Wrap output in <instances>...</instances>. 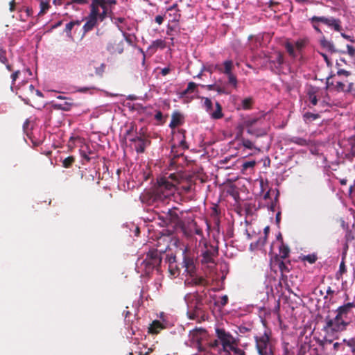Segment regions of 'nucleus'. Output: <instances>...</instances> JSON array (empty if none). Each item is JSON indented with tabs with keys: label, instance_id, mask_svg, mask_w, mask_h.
<instances>
[{
	"label": "nucleus",
	"instance_id": "obj_1",
	"mask_svg": "<svg viewBox=\"0 0 355 355\" xmlns=\"http://www.w3.org/2000/svg\"><path fill=\"white\" fill-rule=\"evenodd\" d=\"M178 183V175L175 173L158 178L153 190V201L165 203L168 198L174 193L175 186Z\"/></svg>",
	"mask_w": 355,
	"mask_h": 355
},
{
	"label": "nucleus",
	"instance_id": "obj_2",
	"mask_svg": "<svg viewBox=\"0 0 355 355\" xmlns=\"http://www.w3.org/2000/svg\"><path fill=\"white\" fill-rule=\"evenodd\" d=\"M186 301L187 304V315L190 320H196L200 322L208 319L202 295L198 293L189 294L187 296Z\"/></svg>",
	"mask_w": 355,
	"mask_h": 355
},
{
	"label": "nucleus",
	"instance_id": "obj_3",
	"mask_svg": "<svg viewBox=\"0 0 355 355\" xmlns=\"http://www.w3.org/2000/svg\"><path fill=\"white\" fill-rule=\"evenodd\" d=\"M162 254L163 252L157 249L149 250L146 253L145 259L141 261L138 260L137 266L139 270L146 275H149L154 270L159 271Z\"/></svg>",
	"mask_w": 355,
	"mask_h": 355
},
{
	"label": "nucleus",
	"instance_id": "obj_4",
	"mask_svg": "<svg viewBox=\"0 0 355 355\" xmlns=\"http://www.w3.org/2000/svg\"><path fill=\"white\" fill-rule=\"evenodd\" d=\"M99 6L94 1L89 6V13L86 17V22L83 26L84 33L92 31L94 27L97 26L98 21H103L107 17L109 11L99 10Z\"/></svg>",
	"mask_w": 355,
	"mask_h": 355
},
{
	"label": "nucleus",
	"instance_id": "obj_5",
	"mask_svg": "<svg viewBox=\"0 0 355 355\" xmlns=\"http://www.w3.org/2000/svg\"><path fill=\"white\" fill-rule=\"evenodd\" d=\"M270 336V331H265L262 335L254 336L255 347L259 355H274Z\"/></svg>",
	"mask_w": 355,
	"mask_h": 355
},
{
	"label": "nucleus",
	"instance_id": "obj_6",
	"mask_svg": "<svg viewBox=\"0 0 355 355\" xmlns=\"http://www.w3.org/2000/svg\"><path fill=\"white\" fill-rule=\"evenodd\" d=\"M349 324L350 321H345L336 313L334 318H331L329 315L325 318V325L323 330L325 331H331L334 333L342 332L347 329Z\"/></svg>",
	"mask_w": 355,
	"mask_h": 355
},
{
	"label": "nucleus",
	"instance_id": "obj_7",
	"mask_svg": "<svg viewBox=\"0 0 355 355\" xmlns=\"http://www.w3.org/2000/svg\"><path fill=\"white\" fill-rule=\"evenodd\" d=\"M201 243L203 244V247L200 250L201 263L202 264L214 263V259L218 254V248L211 245L204 239L200 241Z\"/></svg>",
	"mask_w": 355,
	"mask_h": 355
},
{
	"label": "nucleus",
	"instance_id": "obj_8",
	"mask_svg": "<svg viewBox=\"0 0 355 355\" xmlns=\"http://www.w3.org/2000/svg\"><path fill=\"white\" fill-rule=\"evenodd\" d=\"M216 335L225 352H227L232 345H238L239 343V340L234 338L230 332L226 331L223 328H216Z\"/></svg>",
	"mask_w": 355,
	"mask_h": 355
},
{
	"label": "nucleus",
	"instance_id": "obj_9",
	"mask_svg": "<svg viewBox=\"0 0 355 355\" xmlns=\"http://www.w3.org/2000/svg\"><path fill=\"white\" fill-rule=\"evenodd\" d=\"M234 68V62L232 60H226L220 64V73H223L227 76V83L234 88L237 87L238 80L236 76L232 73Z\"/></svg>",
	"mask_w": 355,
	"mask_h": 355
},
{
	"label": "nucleus",
	"instance_id": "obj_10",
	"mask_svg": "<svg viewBox=\"0 0 355 355\" xmlns=\"http://www.w3.org/2000/svg\"><path fill=\"white\" fill-rule=\"evenodd\" d=\"M158 218L161 220L162 226H167L171 223H176L179 220V216L176 209L165 208L162 213H157Z\"/></svg>",
	"mask_w": 355,
	"mask_h": 355
},
{
	"label": "nucleus",
	"instance_id": "obj_11",
	"mask_svg": "<svg viewBox=\"0 0 355 355\" xmlns=\"http://www.w3.org/2000/svg\"><path fill=\"white\" fill-rule=\"evenodd\" d=\"M309 21H318L319 23H322L328 27L333 28L336 31L340 32L342 30L340 19H336L333 17L313 16L309 19Z\"/></svg>",
	"mask_w": 355,
	"mask_h": 355
},
{
	"label": "nucleus",
	"instance_id": "obj_12",
	"mask_svg": "<svg viewBox=\"0 0 355 355\" xmlns=\"http://www.w3.org/2000/svg\"><path fill=\"white\" fill-rule=\"evenodd\" d=\"M355 309V304L353 302H348L342 306H340L336 310V312L338 313L339 316H341L345 321L352 320V318H354V313L352 309Z\"/></svg>",
	"mask_w": 355,
	"mask_h": 355
},
{
	"label": "nucleus",
	"instance_id": "obj_13",
	"mask_svg": "<svg viewBox=\"0 0 355 355\" xmlns=\"http://www.w3.org/2000/svg\"><path fill=\"white\" fill-rule=\"evenodd\" d=\"M272 266L277 265L278 268L281 272L282 279L285 281L287 279V273L291 271V262L288 261L287 263L284 262L283 260L279 259V257H275L271 263Z\"/></svg>",
	"mask_w": 355,
	"mask_h": 355
},
{
	"label": "nucleus",
	"instance_id": "obj_14",
	"mask_svg": "<svg viewBox=\"0 0 355 355\" xmlns=\"http://www.w3.org/2000/svg\"><path fill=\"white\" fill-rule=\"evenodd\" d=\"M183 267L185 268V271L190 274L191 276L196 272V265L194 259L187 255H184L183 258Z\"/></svg>",
	"mask_w": 355,
	"mask_h": 355
},
{
	"label": "nucleus",
	"instance_id": "obj_15",
	"mask_svg": "<svg viewBox=\"0 0 355 355\" xmlns=\"http://www.w3.org/2000/svg\"><path fill=\"white\" fill-rule=\"evenodd\" d=\"M106 49L111 54H121L123 52V41L119 42H116V41L109 42Z\"/></svg>",
	"mask_w": 355,
	"mask_h": 355
},
{
	"label": "nucleus",
	"instance_id": "obj_16",
	"mask_svg": "<svg viewBox=\"0 0 355 355\" xmlns=\"http://www.w3.org/2000/svg\"><path fill=\"white\" fill-rule=\"evenodd\" d=\"M207 331L203 328H195L190 331V337L194 341L199 342L206 336Z\"/></svg>",
	"mask_w": 355,
	"mask_h": 355
},
{
	"label": "nucleus",
	"instance_id": "obj_17",
	"mask_svg": "<svg viewBox=\"0 0 355 355\" xmlns=\"http://www.w3.org/2000/svg\"><path fill=\"white\" fill-rule=\"evenodd\" d=\"M270 62L272 63L275 66V67H281L284 62L283 53L279 51L276 52L273 56L270 57Z\"/></svg>",
	"mask_w": 355,
	"mask_h": 355
},
{
	"label": "nucleus",
	"instance_id": "obj_18",
	"mask_svg": "<svg viewBox=\"0 0 355 355\" xmlns=\"http://www.w3.org/2000/svg\"><path fill=\"white\" fill-rule=\"evenodd\" d=\"M163 329H164V326L160 321L154 320L148 327V333L151 334H157Z\"/></svg>",
	"mask_w": 355,
	"mask_h": 355
},
{
	"label": "nucleus",
	"instance_id": "obj_19",
	"mask_svg": "<svg viewBox=\"0 0 355 355\" xmlns=\"http://www.w3.org/2000/svg\"><path fill=\"white\" fill-rule=\"evenodd\" d=\"M320 45L331 53H336L338 51L336 49L334 43L331 41L327 40L325 37L321 39Z\"/></svg>",
	"mask_w": 355,
	"mask_h": 355
},
{
	"label": "nucleus",
	"instance_id": "obj_20",
	"mask_svg": "<svg viewBox=\"0 0 355 355\" xmlns=\"http://www.w3.org/2000/svg\"><path fill=\"white\" fill-rule=\"evenodd\" d=\"M0 62L6 65V69L9 71H13L12 65L8 63V60L6 57V51L2 49H0Z\"/></svg>",
	"mask_w": 355,
	"mask_h": 355
},
{
	"label": "nucleus",
	"instance_id": "obj_21",
	"mask_svg": "<svg viewBox=\"0 0 355 355\" xmlns=\"http://www.w3.org/2000/svg\"><path fill=\"white\" fill-rule=\"evenodd\" d=\"M268 232H269V227L267 226L264 228L265 236L263 237H260L259 239V240L254 244L252 243L250 245V247H252L253 245H254L256 248L264 246L266 243L267 236H268Z\"/></svg>",
	"mask_w": 355,
	"mask_h": 355
},
{
	"label": "nucleus",
	"instance_id": "obj_22",
	"mask_svg": "<svg viewBox=\"0 0 355 355\" xmlns=\"http://www.w3.org/2000/svg\"><path fill=\"white\" fill-rule=\"evenodd\" d=\"M181 124V115L175 112L172 114L171 121L169 124L171 128H175Z\"/></svg>",
	"mask_w": 355,
	"mask_h": 355
},
{
	"label": "nucleus",
	"instance_id": "obj_23",
	"mask_svg": "<svg viewBox=\"0 0 355 355\" xmlns=\"http://www.w3.org/2000/svg\"><path fill=\"white\" fill-rule=\"evenodd\" d=\"M215 105L216 110L214 112H210V114L214 119H221L223 116V114L222 112V106L218 102H216Z\"/></svg>",
	"mask_w": 355,
	"mask_h": 355
},
{
	"label": "nucleus",
	"instance_id": "obj_24",
	"mask_svg": "<svg viewBox=\"0 0 355 355\" xmlns=\"http://www.w3.org/2000/svg\"><path fill=\"white\" fill-rule=\"evenodd\" d=\"M146 140L141 137L135 144V148L137 153H143L145 151Z\"/></svg>",
	"mask_w": 355,
	"mask_h": 355
},
{
	"label": "nucleus",
	"instance_id": "obj_25",
	"mask_svg": "<svg viewBox=\"0 0 355 355\" xmlns=\"http://www.w3.org/2000/svg\"><path fill=\"white\" fill-rule=\"evenodd\" d=\"M90 153L91 151L89 150V148L87 145H83L80 148V156L87 162H89L91 159V158L89 157V154Z\"/></svg>",
	"mask_w": 355,
	"mask_h": 355
},
{
	"label": "nucleus",
	"instance_id": "obj_26",
	"mask_svg": "<svg viewBox=\"0 0 355 355\" xmlns=\"http://www.w3.org/2000/svg\"><path fill=\"white\" fill-rule=\"evenodd\" d=\"M40 10L37 14V16H42L46 12V11L50 8V4L49 1H40Z\"/></svg>",
	"mask_w": 355,
	"mask_h": 355
},
{
	"label": "nucleus",
	"instance_id": "obj_27",
	"mask_svg": "<svg viewBox=\"0 0 355 355\" xmlns=\"http://www.w3.org/2000/svg\"><path fill=\"white\" fill-rule=\"evenodd\" d=\"M254 103V100L252 97H248L241 101V105L243 110H250Z\"/></svg>",
	"mask_w": 355,
	"mask_h": 355
},
{
	"label": "nucleus",
	"instance_id": "obj_28",
	"mask_svg": "<svg viewBox=\"0 0 355 355\" xmlns=\"http://www.w3.org/2000/svg\"><path fill=\"white\" fill-rule=\"evenodd\" d=\"M343 343H345L351 349V352L355 355V336L349 339L344 338Z\"/></svg>",
	"mask_w": 355,
	"mask_h": 355
},
{
	"label": "nucleus",
	"instance_id": "obj_29",
	"mask_svg": "<svg viewBox=\"0 0 355 355\" xmlns=\"http://www.w3.org/2000/svg\"><path fill=\"white\" fill-rule=\"evenodd\" d=\"M289 252H290L289 248L287 245L282 244L279 247L280 257H279V258L281 259L282 260L287 258L288 257Z\"/></svg>",
	"mask_w": 355,
	"mask_h": 355
},
{
	"label": "nucleus",
	"instance_id": "obj_30",
	"mask_svg": "<svg viewBox=\"0 0 355 355\" xmlns=\"http://www.w3.org/2000/svg\"><path fill=\"white\" fill-rule=\"evenodd\" d=\"M307 39H300L296 41L294 46L297 51L300 52L307 45Z\"/></svg>",
	"mask_w": 355,
	"mask_h": 355
},
{
	"label": "nucleus",
	"instance_id": "obj_31",
	"mask_svg": "<svg viewBox=\"0 0 355 355\" xmlns=\"http://www.w3.org/2000/svg\"><path fill=\"white\" fill-rule=\"evenodd\" d=\"M75 157L73 156H68L64 158L62 162V166L66 168H71L75 162Z\"/></svg>",
	"mask_w": 355,
	"mask_h": 355
},
{
	"label": "nucleus",
	"instance_id": "obj_32",
	"mask_svg": "<svg viewBox=\"0 0 355 355\" xmlns=\"http://www.w3.org/2000/svg\"><path fill=\"white\" fill-rule=\"evenodd\" d=\"M290 141L301 146H306L308 145V141L305 139L298 137H293L291 138Z\"/></svg>",
	"mask_w": 355,
	"mask_h": 355
},
{
	"label": "nucleus",
	"instance_id": "obj_33",
	"mask_svg": "<svg viewBox=\"0 0 355 355\" xmlns=\"http://www.w3.org/2000/svg\"><path fill=\"white\" fill-rule=\"evenodd\" d=\"M241 143L245 148H246L248 149H256V150H258L259 151H260V149L256 148L254 146V144L248 139L241 137Z\"/></svg>",
	"mask_w": 355,
	"mask_h": 355
},
{
	"label": "nucleus",
	"instance_id": "obj_34",
	"mask_svg": "<svg viewBox=\"0 0 355 355\" xmlns=\"http://www.w3.org/2000/svg\"><path fill=\"white\" fill-rule=\"evenodd\" d=\"M166 47V42L164 40L158 39L153 42L152 44L150 46V49H157L160 48L162 49Z\"/></svg>",
	"mask_w": 355,
	"mask_h": 355
},
{
	"label": "nucleus",
	"instance_id": "obj_35",
	"mask_svg": "<svg viewBox=\"0 0 355 355\" xmlns=\"http://www.w3.org/2000/svg\"><path fill=\"white\" fill-rule=\"evenodd\" d=\"M81 21L79 20L76 21H71L69 23L67 24L65 26L64 31L66 33L69 35L71 34V31L72 28L76 26H79L80 24Z\"/></svg>",
	"mask_w": 355,
	"mask_h": 355
},
{
	"label": "nucleus",
	"instance_id": "obj_36",
	"mask_svg": "<svg viewBox=\"0 0 355 355\" xmlns=\"http://www.w3.org/2000/svg\"><path fill=\"white\" fill-rule=\"evenodd\" d=\"M285 48L290 56H291L293 58L297 57V54L295 51V46L291 42H286Z\"/></svg>",
	"mask_w": 355,
	"mask_h": 355
},
{
	"label": "nucleus",
	"instance_id": "obj_37",
	"mask_svg": "<svg viewBox=\"0 0 355 355\" xmlns=\"http://www.w3.org/2000/svg\"><path fill=\"white\" fill-rule=\"evenodd\" d=\"M230 352H233L236 355H246V353L243 349L238 347V345H232L227 352L230 353Z\"/></svg>",
	"mask_w": 355,
	"mask_h": 355
},
{
	"label": "nucleus",
	"instance_id": "obj_38",
	"mask_svg": "<svg viewBox=\"0 0 355 355\" xmlns=\"http://www.w3.org/2000/svg\"><path fill=\"white\" fill-rule=\"evenodd\" d=\"M205 70L210 73H213L214 71H218V73H220V64L208 65L205 68Z\"/></svg>",
	"mask_w": 355,
	"mask_h": 355
},
{
	"label": "nucleus",
	"instance_id": "obj_39",
	"mask_svg": "<svg viewBox=\"0 0 355 355\" xmlns=\"http://www.w3.org/2000/svg\"><path fill=\"white\" fill-rule=\"evenodd\" d=\"M317 259H318V257L315 254L305 255L302 257V261H307L311 264L314 263L317 261Z\"/></svg>",
	"mask_w": 355,
	"mask_h": 355
},
{
	"label": "nucleus",
	"instance_id": "obj_40",
	"mask_svg": "<svg viewBox=\"0 0 355 355\" xmlns=\"http://www.w3.org/2000/svg\"><path fill=\"white\" fill-rule=\"evenodd\" d=\"M98 6H102L103 4L107 6L115 5L116 3V0H92Z\"/></svg>",
	"mask_w": 355,
	"mask_h": 355
},
{
	"label": "nucleus",
	"instance_id": "obj_41",
	"mask_svg": "<svg viewBox=\"0 0 355 355\" xmlns=\"http://www.w3.org/2000/svg\"><path fill=\"white\" fill-rule=\"evenodd\" d=\"M197 85L193 82H189L187 89L182 92L184 95H186L187 94H190L194 92L195 89L196 88Z\"/></svg>",
	"mask_w": 355,
	"mask_h": 355
},
{
	"label": "nucleus",
	"instance_id": "obj_42",
	"mask_svg": "<svg viewBox=\"0 0 355 355\" xmlns=\"http://www.w3.org/2000/svg\"><path fill=\"white\" fill-rule=\"evenodd\" d=\"M303 117L305 121H313L319 117L318 114H313L311 112H306Z\"/></svg>",
	"mask_w": 355,
	"mask_h": 355
},
{
	"label": "nucleus",
	"instance_id": "obj_43",
	"mask_svg": "<svg viewBox=\"0 0 355 355\" xmlns=\"http://www.w3.org/2000/svg\"><path fill=\"white\" fill-rule=\"evenodd\" d=\"M257 121V118L246 119L243 123V125L246 128H252Z\"/></svg>",
	"mask_w": 355,
	"mask_h": 355
},
{
	"label": "nucleus",
	"instance_id": "obj_44",
	"mask_svg": "<svg viewBox=\"0 0 355 355\" xmlns=\"http://www.w3.org/2000/svg\"><path fill=\"white\" fill-rule=\"evenodd\" d=\"M125 21V18L123 17H114L112 21L116 24L119 28V31H123V28L119 26V24L124 23Z\"/></svg>",
	"mask_w": 355,
	"mask_h": 355
},
{
	"label": "nucleus",
	"instance_id": "obj_45",
	"mask_svg": "<svg viewBox=\"0 0 355 355\" xmlns=\"http://www.w3.org/2000/svg\"><path fill=\"white\" fill-rule=\"evenodd\" d=\"M206 282V279L202 277H196L192 279V283L194 285H204Z\"/></svg>",
	"mask_w": 355,
	"mask_h": 355
},
{
	"label": "nucleus",
	"instance_id": "obj_46",
	"mask_svg": "<svg viewBox=\"0 0 355 355\" xmlns=\"http://www.w3.org/2000/svg\"><path fill=\"white\" fill-rule=\"evenodd\" d=\"M256 164V162L252 160V161H248V162H245L243 163L242 164V170L243 171H245L250 168H254V166H255Z\"/></svg>",
	"mask_w": 355,
	"mask_h": 355
},
{
	"label": "nucleus",
	"instance_id": "obj_47",
	"mask_svg": "<svg viewBox=\"0 0 355 355\" xmlns=\"http://www.w3.org/2000/svg\"><path fill=\"white\" fill-rule=\"evenodd\" d=\"M166 259L168 262L170 268H172L173 264L176 262V257L175 255H173V254H167Z\"/></svg>",
	"mask_w": 355,
	"mask_h": 355
},
{
	"label": "nucleus",
	"instance_id": "obj_48",
	"mask_svg": "<svg viewBox=\"0 0 355 355\" xmlns=\"http://www.w3.org/2000/svg\"><path fill=\"white\" fill-rule=\"evenodd\" d=\"M345 239L347 243H349L354 239V234L350 230H347Z\"/></svg>",
	"mask_w": 355,
	"mask_h": 355
},
{
	"label": "nucleus",
	"instance_id": "obj_49",
	"mask_svg": "<svg viewBox=\"0 0 355 355\" xmlns=\"http://www.w3.org/2000/svg\"><path fill=\"white\" fill-rule=\"evenodd\" d=\"M215 91L217 92L218 94H229L230 92L227 91V88L225 87H222L220 85H216Z\"/></svg>",
	"mask_w": 355,
	"mask_h": 355
},
{
	"label": "nucleus",
	"instance_id": "obj_50",
	"mask_svg": "<svg viewBox=\"0 0 355 355\" xmlns=\"http://www.w3.org/2000/svg\"><path fill=\"white\" fill-rule=\"evenodd\" d=\"M105 64L104 63H102L98 67H96L95 69V72L97 75L102 76L105 69Z\"/></svg>",
	"mask_w": 355,
	"mask_h": 355
},
{
	"label": "nucleus",
	"instance_id": "obj_51",
	"mask_svg": "<svg viewBox=\"0 0 355 355\" xmlns=\"http://www.w3.org/2000/svg\"><path fill=\"white\" fill-rule=\"evenodd\" d=\"M309 99L313 105H317L318 99H317V96H315L314 92L309 93Z\"/></svg>",
	"mask_w": 355,
	"mask_h": 355
},
{
	"label": "nucleus",
	"instance_id": "obj_52",
	"mask_svg": "<svg viewBox=\"0 0 355 355\" xmlns=\"http://www.w3.org/2000/svg\"><path fill=\"white\" fill-rule=\"evenodd\" d=\"M204 105L207 109V112L210 113L211 110H212V105H213L211 101L208 98H205Z\"/></svg>",
	"mask_w": 355,
	"mask_h": 355
},
{
	"label": "nucleus",
	"instance_id": "obj_53",
	"mask_svg": "<svg viewBox=\"0 0 355 355\" xmlns=\"http://www.w3.org/2000/svg\"><path fill=\"white\" fill-rule=\"evenodd\" d=\"M347 54L353 58L355 56V48L351 45L347 44Z\"/></svg>",
	"mask_w": 355,
	"mask_h": 355
},
{
	"label": "nucleus",
	"instance_id": "obj_54",
	"mask_svg": "<svg viewBox=\"0 0 355 355\" xmlns=\"http://www.w3.org/2000/svg\"><path fill=\"white\" fill-rule=\"evenodd\" d=\"M72 105H73L72 103L65 102L63 104H60L59 107L63 110L68 111L70 110V107H71Z\"/></svg>",
	"mask_w": 355,
	"mask_h": 355
},
{
	"label": "nucleus",
	"instance_id": "obj_55",
	"mask_svg": "<svg viewBox=\"0 0 355 355\" xmlns=\"http://www.w3.org/2000/svg\"><path fill=\"white\" fill-rule=\"evenodd\" d=\"M228 302V297L227 295H223L221 297H220V302H219V304L220 305V306L223 307L225 306Z\"/></svg>",
	"mask_w": 355,
	"mask_h": 355
},
{
	"label": "nucleus",
	"instance_id": "obj_56",
	"mask_svg": "<svg viewBox=\"0 0 355 355\" xmlns=\"http://www.w3.org/2000/svg\"><path fill=\"white\" fill-rule=\"evenodd\" d=\"M345 272H346V267H345V262L343 260L340 264L338 273H340V275H342Z\"/></svg>",
	"mask_w": 355,
	"mask_h": 355
},
{
	"label": "nucleus",
	"instance_id": "obj_57",
	"mask_svg": "<svg viewBox=\"0 0 355 355\" xmlns=\"http://www.w3.org/2000/svg\"><path fill=\"white\" fill-rule=\"evenodd\" d=\"M248 128V129H247V132H248L249 135H255V136H257V137H259V136H260V135H264V134H265V133L258 134V133L257 132V131L252 128H252Z\"/></svg>",
	"mask_w": 355,
	"mask_h": 355
},
{
	"label": "nucleus",
	"instance_id": "obj_58",
	"mask_svg": "<svg viewBox=\"0 0 355 355\" xmlns=\"http://www.w3.org/2000/svg\"><path fill=\"white\" fill-rule=\"evenodd\" d=\"M313 28H314V30L319 33H322V31L320 30V28H319V26H318V21H310Z\"/></svg>",
	"mask_w": 355,
	"mask_h": 355
},
{
	"label": "nucleus",
	"instance_id": "obj_59",
	"mask_svg": "<svg viewBox=\"0 0 355 355\" xmlns=\"http://www.w3.org/2000/svg\"><path fill=\"white\" fill-rule=\"evenodd\" d=\"M19 74H20L19 70H17V71H14V73H12L11 78H12V85L15 84V82L16 81L17 78L19 77Z\"/></svg>",
	"mask_w": 355,
	"mask_h": 355
},
{
	"label": "nucleus",
	"instance_id": "obj_60",
	"mask_svg": "<svg viewBox=\"0 0 355 355\" xmlns=\"http://www.w3.org/2000/svg\"><path fill=\"white\" fill-rule=\"evenodd\" d=\"M71 3L78 5H85L88 3V0H70Z\"/></svg>",
	"mask_w": 355,
	"mask_h": 355
},
{
	"label": "nucleus",
	"instance_id": "obj_61",
	"mask_svg": "<svg viewBox=\"0 0 355 355\" xmlns=\"http://www.w3.org/2000/svg\"><path fill=\"white\" fill-rule=\"evenodd\" d=\"M220 344L219 340H214L211 342H210L209 343V345L211 348H216L219 346V345Z\"/></svg>",
	"mask_w": 355,
	"mask_h": 355
},
{
	"label": "nucleus",
	"instance_id": "obj_62",
	"mask_svg": "<svg viewBox=\"0 0 355 355\" xmlns=\"http://www.w3.org/2000/svg\"><path fill=\"white\" fill-rule=\"evenodd\" d=\"M144 133H139V135L136 136L133 138L130 139V141L132 143H135V144L141 138L143 137Z\"/></svg>",
	"mask_w": 355,
	"mask_h": 355
},
{
	"label": "nucleus",
	"instance_id": "obj_63",
	"mask_svg": "<svg viewBox=\"0 0 355 355\" xmlns=\"http://www.w3.org/2000/svg\"><path fill=\"white\" fill-rule=\"evenodd\" d=\"M349 249V243H347L345 241L344 246H343V259H345V257L346 256L347 252Z\"/></svg>",
	"mask_w": 355,
	"mask_h": 355
},
{
	"label": "nucleus",
	"instance_id": "obj_64",
	"mask_svg": "<svg viewBox=\"0 0 355 355\" xmlns=\"http://www.w3.org/2000/svg\"><path fill=\"white\" fill-rule=\"evenodd\" d=\"M155 21L158 24H162L164 21V17L161 15H157L155 17Z\"/></svg>",
	"mask_w": 355,
	"mask_h": 355
}]
</instances>
